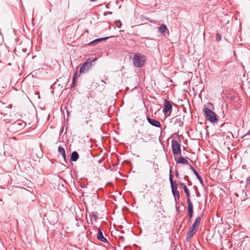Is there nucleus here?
<instances>
[{
    "instance_id": "nucleus-6",
    "label": "nucleus",
    "mask_w": 250,
    "mask_h": 250,
    "mask_svg": "<svg viewBox=\"0 0 250 250\" xmlns=\"http://www.w3.org/2000/svg\"><path fill=\"white\" fill-rule=\"evenodd\" d=\"M172 150L174 154H178L181 152L180 145L176 141H172Z\"/></svg>"
},
{
    "instance_id": "nucleus-11",
    "label": "nucleus",
    "mask_w": 250,
    "mask_h": 250,
    "mask_svg": "<svg viewBox=\"0 0 250 250\" xmlns=\"http://www.w3.org/2000/svg\"><path fill=\"white\" fill-rule=\"evenodd\" d=\"M79 158V154L76 151H74L72 152L71 160L73 161H76Z\"/></svg>"
},
{
    "instance_id": "nucleus-8",
    "label": "nucleus",
    "mask_w": 250,
    "mask_h": 250,
    "mask_svg": "<svg viewBox=\"0 0 250 250\" xmlns=\"http://www.w3.org/2000/svg\"><path fill=\"white\" fill-rule=\"evenodd\" d=\"M165 108L163 109L164 112H167L169 111H171L172 109V105L170 104V103L167 101V100H165Z\"/></svg>"
},
{
    "instance_id": "nucleus-25",
    "label": "nucleus",
    "mask_w": 250,
    "mask_h": 250,
    "mask_svg": "<svg viewBox=\"0 0 250 250\" xmlns=\"http://www.w3.org/2000/svg\"><path fill=\"white\" fill-rule=\"evenodd\" d=\"M187 197H188V204H192V203H191V202L190 201V199H189V196L188 197V196H187Z\"/></svg>"
},
{
    "instance_id": "nucleus-26",
    "label": "nucleus",
    "mask_w": 250,
    "mask_h": 250,
    "mask_svg": "<svg viewBox=\"0 0 250 250\" xmlns=\"http://www.w3.org/2000/svg\"><path fill=\"white\" fill-rule=\"evenodd\" d=\"M90 0L91 1H92V2H93V1H96V0Z\"/></svg>"
},
{
    "instance_id": "nucleus-18",
    "label": "nucleus",
    "mask_w": 250,
    "mask_h": 250,
    "mask_svg": "<svg viewBox=\"0 0 250 250\" xmlns=\"http://www.w3.org/2000/svg\"><path fill=\"white\" fill-rule=\"evenodd\" d=\"M174 196H177L178 198L180 197L179 192L177 190L172 191Z\"/></svg>"
},
{
    "instance_id": "nucleus-10",
    "label": "nucleus",
    "mask_w": 250,
    "mask_h": 250,
    "mask_svg": "<svg viewBox=\"0 0 250 250\" xmlns=\"http://www.w3.org/2000/svg\"><path fill=\"white\" fill-rule=\"evenodd\" d=\"M58 151L62 154L63 159L65 160L66 155H65V151L63 147L61 146H59L58 147Z\"/></svg>"
},
{
    "instance_id": "nucleus-9",
    "label": "nucleus",
    "mask_w": 250,
    "mask_h": 250,
    "mask_svg": "<svg viewBox=\"0 0 250 250\" xmlns=\"http://www.w3.org/2000/svg\"><path fill=\"white\" fill-rule=\"evenodd\" d=\"M97 237V238L99 240H100L103 242H107L106 239L105 237H104V236L103 235V233H102V231L100 229H99V230H98V233Z\"/></svg>"
},
{
    "instance_id": "nucleus-16",
    "label": "nucleus",
    "mask_w": 250,
    "mask_h": 250,
    "mask_svg": "<svg viewBox=\"0 0 250 250\" xmlns=\"http://www.w3.org/2000/svg\"><path fill=\"white\" fill-rule=\"evenodd\" d=\"M191 168L193 170V171L194 172V174L197 176L198 179L201 182L202 181V178L199 175V173L195 170V169L192 167H191Z\"/></svg>"
},
{
    "instance_id": "nucleus-14",
    "label": "nucleus",
    "mask_w": 250,
    "mask_h": 250,
    "mask_svg": "<svg viewBox=\"0 0 250 250\" xmlns=\"http://www.w3.org/2000/svg\"><path fill=\"white\" fill-rule=\"evenodd\" d=\"M167 29L166 25H165L164 24H162L159 28V31L161 33H165L166 31V30H167Z\"/></svg>"
},
{
    "instance_id": "nucleus-20",
    "label": "nucleus",
    "mask_w": 250,
    "mask_h": 250,
    "mask_svg": "<svg viewBox=\"0 0 250 250\" xmlns=\"http://www.w3.org/2000/svg\"><path fill=\"white\" fill-rule=\"evenodd\" d=\"M77 74H78V71L77 70L76 72H75V73L74 75V77H73V85H74V83H75L76 78L77 77Z\"/></svg>"
},
{
    "instance_id": "nucleus-24",
    "label": "nucleus",
    "mask_w": 250,
    "mask_h": 250,
    "mask_svg": "<svg viewBox=\"0 0 250 250\" xmlns=\"http://www.w3.org/2000/svg\"><path fill=\"white\" fill-rule=\"evenodd\" d=\"M221 39V37L219 36L218 34L216 35V40L219 41Z\"/></svg>"
},
{
    "instance_id": "nucleus-15",
    "label": "nucleus",
    "mask_w": 250,
    "mask_h": 250,
    "mask_svg": "<svg viewBox=\"0 0 250 250\" xmlns=\"http://www.w3.org/2000/svg\"><path fill=\"white\" fill-rule=\"evenodd\" d=\"M106 39H107V37H105V38H102V39H96L94 41H92V42H91L90 43H89V44L90 45H93V44H94L95 43H97V42H101V41H103V40H106Z\"/></svg>"
},
{
    "instance_id": "nucleus-17",
    "label": "nucleus",
    "mask_w": 250,
    "mask_h": 250,
    "mask_svg": "<svg viewBox=\"0 0 250 250\" xmlns=\"http://www.w3.org/2000/svg\"><path fill=\"white\" fill-rule=\"evenodd\" d=\"M192 204H188V212H193Z\"/></svg>"
},
{
    "instance_id": "nucleus-22",
    "label": "nucleus",
    "mask_w": 250,
    "mask_h": 250,
    "mask_svg": "<svg viewBox=\"0 0 250 250\" xmlns=\"http://www.w3.org/2000/svg\"><path fill=\"white\" fill-rule=\"evenodd\" d=\"M193 212H188V215L189 217V219H190L192 218V215H193Z\"/></svg>"
},
{
    "instance_id": "nucleus-12",
    "label": "nucleus",
    "mask_w": 250,
    "mask_h": 250,
    "mask_svg": "<svg viewBox=\"0 0 250 250\" xmlns=\"http://www.w3.org/2000/svg\"><path fill=\"white\" fill-rule=\"evenodd\" d=\"M178 163L183 164H188V162L187 159L183 157H180L178 158L177 160Z\"/></svg>"
},
{
    "instance_id": "nucleus-21",
    "label": "nucleus",
    "mask_w": 250,
    "mask_h": 250,
    "mask_svg": "<svg viewBox=\"0 0 250 250\" xmlns=\"http://www.w3.org/2000/svg\"><path fill=\"white\" fill-rule=\"evenodd\" d=\"M169 181H170V185L173 184L174 182L173 181V177H172V175H171V173H170Z\"/></svg>"
},
{
    "instance_id": "nucleus-7",
    "label": "nucleus",
    "mask_w": 250,
    "mask_h": 250,
    "mask_svg": "<svg viewBox=\"0 0 250 250\" xmlns=\"http://www.w3.org/2000/svg\"><path fill=\"white\" fill-rule=\"evenodd\" d=\"M147 120L149 124L151 125L156 126V127H160L161 124L160 122L155 119H152L150 118L149 117H147Z\"/></svg>"
},
{
    "instance_id": "nucleus-3",
    "label": "nucleus",
    "mask_w": 250,
    "mask_h": 250,
    "mask_svg": "<svg viewBox=\"0 0 250 250\" xmlns=\"http://www.w3.org/2000/svg\"><path fill=\"white\" fill-rule=\"evenodd\" d=\"M146 61L145 56L139 53L136 54L133 58L134 65L137 67H141L144 64Z\"/></svg>"
},
{
    "instance_id": "nucleus-19",
    "label": "nucleus",
    "mask_w": 250,
    "mask_h": 250,
    "mask_svg": "<svg viewBox=\"0 0 250 250\" xmlns=\"http://www.w3.org/2000/svg\"><path fill=\"white\" fill-rule=\"evenodd\" d=\"M171 187L172 191L177 190V185L176 184H174L173 183V184L171 185Z\"/></svg>"
},
{
    "instance_id": "nucleus-13",
    "label": "nucleus",
    "mask_w": 250,
    "mask_h": 250,
    "mask_svg": "<svg viewBox=\"0 0 250 250\" xmlns=\"http://www.w3.org/2000/svg\"><path fill=\"white\" fill-rule=\"evenodd\" d=\"M180 186H181L183 188L187 196L188 197L189 195V191H188L187 186L184 184L182 183H180Z\"/></svg>"
},
{
    "instance_id": "nucleus-1",
    "label": "nucleus",
    "mask_w": 250,
    "mask_h": 250,
    "mask_svg": "<svg viewBox=\"0 0 250 250\" xmlns=\"http://www.w3.org/2000/svg\"><path fill=\"white\" fill-rule=\"evenodd\" d=\"M204 115L207 119L212 123H217L218 121L215 113L207 107L204 108Z\"/></svg>"
},
{
    "instance_id": "nucleus-4",
    "label": "nucleus",
    "mask_w": 250,
    "mask_h": 250,
    "mask_svg": "<svg viewBox=\"0 0 250 250\" xmlns=\"http://www.w3.org/2000/svg\"><path fill=\"white\" fill-rule=\"evenodd\" d=\"M96 60V59H95L93 60H91L90 59H88L81 67L80 70V74L87 71L92 65V62Z\"/></svg>"
},
{
    "instance_id": "nucleus-2",
    "label": "nucleus",
    "mask_w": 250,
    "mask_h": 250,
    "mask_svg": "<svg viewBox=\"0 0 250 250\" xmlns=\"http://www.w3.org/2000/svg\"><path fill=\"white\" fill-rule=\"evenodd\" d=\"M201 222V217H198L196 218L195 222L189 229V230L187 234V239L189 240L191 238L193 235L195 233L197 229L198 228Z\"/></svg>"
},
{
    "instance_id": "nucleus-23",
    "label": "nucleus",
    "mask_w": 250,
    "mask_h": 250,
    "mask_svg": "<svg viewBox=\"0 0 250 250\" xmlns=\"http://www.w3.org/2000/svg\"><path fill=\"white\" fill-rule=\"evenodd\" d=\"M116 25H117V26H118V27H121V22H120V21L117 22L116 23Z\"/></svg>"
},
{
    "instance_id": "nucleus-5",
    "label": "nucleus",
    "mask_w": 250,
    "mask_h": 250,
    "mask_svg": "<svg viewBox=\"0 0 250 250\" xmlns=\"http://www.w3.org/2000/svg\"><path fill=\"white\" fill-rule=\"evenodd\" d=\"M91 112L88 110H84L83 113V118L85 120L83 122L84 125H87L88 121H91L92 120L91 118Z\"/></svg>"
}]
</instances>
